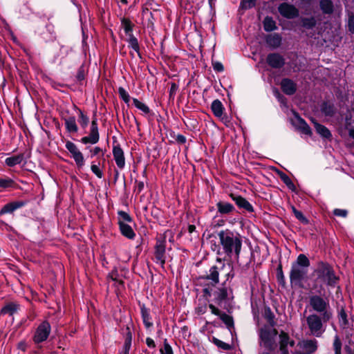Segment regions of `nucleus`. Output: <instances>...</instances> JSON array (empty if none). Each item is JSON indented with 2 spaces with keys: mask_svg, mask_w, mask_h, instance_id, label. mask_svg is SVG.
Listing matches in <instances>:
<instances>
[{
  "mask_svg": "<svg viewBox=\"0 0 354 354\" xmlns=\"http://www.w3.org/2000/svg\"><path fill=\"white\" fill-rule=\"evenodd\" d=\"M320 8L326 14H330L333 11V4L330 0H321Z\"/></svg>",
  "mask_w": 354,
  "mask_h": 354,
  "instance_id": "obj_31",
  "label": "nucleus"
},
{
  "mask_svg": "<svg viewBox=\"0 0 354 354\" xmlns=\"http://www.w3.org/2000/svg\"><path fill=\"white\" fill-rule=\"evenodd\" d=\"M348 28L349 30L354 33V16H351L348 19Z\"/></svg>",
  "mask_w": 354,
  "mask_h": 354,
  "instance_id": "obj_56",
  "label": "nucleus"
},
{
  "mask_svg": "<svg viewBox=\"0 0 354 354\" xmlns=\"http://www.w3.org/2000/svg\"><path fill=\"white\" fill-rule=\"evenodd\" d=\"M91 169L97 178H102L103 177V173L97 165L94 164L91 165Z\"/></svg>",
  "mask_w": 354,
  "mask_h": 354,
  "instance_id": "obj_47",
  "label": "nucleus"
},
{
  "mask_svg": "<svg viewBox=\"0 0 354 354\" xmlns=\"http://www.w3.org/2000/svg\"><path fill=\"white\" fill-rule=\"evenodd\" d=\"M313 123H314V126H315V128L317 131V132L321 135L322 137L325 138H329L330 136H331V133L330 132V131L324 126L316 122H314L313 120Z\"/></svg>",
  "mask_w": 354,
  "mask_h": 354,
  "instance_id": "obj_26",
  "label": "nucleus"
},
{
  "mask_svg": "<svg viewBox=\"0 0 354 354\" xmlns=\"http://www.w3.org/2000/svg\"><path fill=\"white\" fill-rule=\"evenodd\" d=\"M302 26L307 28H311L316 24V21L313 17L304 18L301 20Z\"/></svg>",
  "mask_w": 354,
  "mask_h": 354,
  "instance_id": "obj_40",
  "label": "nucleus"
},
{
  "mask_svg": "<svg viewBox=\"0 0 354 354\" xmlns=\"http://www.w3.org/2000/svg\"><path fill=\"white\" fill-rule=\"evenodd\" d=\"M321 110L327 116H332L335 111L333 105L328 102H325L322 105Z\"/></svg>",
  "mask_w": 354,
  "mask_h": 354,
  "instance_id": "obj_34",
  "label": "nucleus"
},
{
  "mask_svg": "<svg viewBox=\"0 0 354 354\" xmlns=\"http://www.w3.org/2000/svg\"><path fill=\"white\" fill-rule=\"evenodd\" d=\"M101 151H102V149L99 147H95V148H93V150L91 151L92 156H96Z\"/></svg>",
  "mask_w": 354,
  "mask_h": 354,
  "instance_id": "obj_62",
  "label": "nucleus"
},
{
  "mask_svg": "<svg viewBox=\"0 0 354 354\" xmlns=\"http://www.w3.org/2000/svg\"><path fill=\"white\" fill-rule=\"evenodd\" d=\"M349 135L351 138L354 139V129H351L349 132Z\"/></svg>",
  "mask_w": 354,
  "mask_h": 354,
  "instance_id": "obj_64",
  "label": "nucleus"
},
{
  "mask_svg": "<svg viewBox=\"0 0 354 354\" xmlns=\"http://www.w3.org/2000/svg\"><path fill=\"white\" fill-rule=\"evenodd\" d=\"M281 84L283 91L287 95H292L296 91V84L289 79H283Z\"/></svg>",
  "mask_w": 354,
  "mask_h": 354,
  "instance_id": "obj_19",
  "label": "nucleus"
},
{
  "mask_svg": "<svg viewBox=\"0 0 354 354\" xmlns=\"http://www.w3.org/2000/svg\"><path fill=\"white\" fill-rule=\"evenodd\" d=\"M219 317L227 327H231L233 326L234 322L231 316L227 315L225 313H222Z\"/></svg>",
  "mask_w": 354,
  "mask_h": 354,
  "instance_id": "obj_41",
  "label": "nucleus"
},
{
  "mask_svg": "<svg viewBox=\"0 0 354 354\" xmlns=\"http://www.w3.org/2000/svg\"><path fill=\"white\" fill-rule=\"evenodd\" d=\"M118 215H119V221H122L124 223H125V222H131V218L125 212L120 211L118 212Z\"/></svg>",
  "mask_w": 354,
  "mask_h": 354,
  "instance_id": "obj_48",
  "label": "nucleus"
},
{
  "mask_svg": "<svg viewBox=\"0 0 354 354\" xmlns=\"http://www.w3.org/2000/svg\"><path fill=\"white\" fill-rule=\"evenodd\" d=\"M218 212L221 214H228L232 212L235 208L234 205L228 202L219 201L216 203Z\"/></svg>",
  "mask_w": 354,
  "mask_h": 354,
  "instance_id": "obj_20",
  "label": "nucleus"
},
{
  "mask_svg": "<svg viewBox=\"0 0 354 354\" xmlns=\"http://www.w3.org/2000/svg\"><path fill=\"white\" fill-rule=\"evenodd\" d=\"M292 210L295 216V217L299 220L301 222H302L303 223H308V220L306 219V218L303 215V214L297 210L295 207H292Z\"/></svg>",
  "mask_w": 354,
  "mask_h": 354,
  "instance_id": "obj_44",
  "label": "nucleus"
},
{
  "mask_svg": "<svg viewBox=\"0 0 354 354\" xmlns=\"http://www.w3.org/2000/svg\"><path fill=\"white\" fill-rule=\"evenodd\" d=\"M209 309L211 310V312L212 314L215 315H217V316H220L221 315L222 313H221V311L217 308H216L213 304H209Z\"/></svg>",
  "mask_w": 354,
  "mask_h": 354,
  "instance_id": "obj_55",
  "label": "nucleus"
},
{
  "mask_svg": "<svg viewBox=\"0 0 354 354\" xmlns=\"http://www.w3.org/2000/svg\"><path fill=\"white\" fill-rule=\"evenodd\" d=\"M121 26L127 36H130L131 35H133L132 32H133V24L131 23V21L129 19L122 18L121 19Z\"/></svg>",
  "mask_w": 354,
  "mask_h": 354,
  "instance_id": "obj_29",
  "label": "nucleus"
},
{
  "mask_svg": "<svg viewBox=\"0 0 354 354\" xmlns=\"http://www.w3.org/2000/svg\"><path fill=\"white\" fill-rule=\"evenodd\" d=\"M176 140L180 143H185L186 142V138L180 134H178L176 137Z\"/></svg>",
  "mask_w": 354,
  "mask_h": 354,
  "instance_id": "obj_61",
  "label": "nucleus"
},
{
  "mask_svg": "<svg viewBox=\"0 0 354 354\" xmlns=\"http://www.w3.org/2000/svg\"><path fill=\"white\" fill-rule=\"evenodd\" d=\"M259 346L272 351L277 348L279 338L281 354H288V348L294 346V341L290 340L288 335L281 332L277 337V331L270 326H264L259 330Z\"/></svg>",
  "mask_w": 354,
  "mask_h": 354,
  "instance_id": "obj_1",
  "label": "nucleus"
},
{
  "mask_svg": "<svg viewBox=\"0 0 354 354\" xmlns=\"http://www.w3.org/2000/svg\"><path fill=\"white\" fill-rule=\"evenodd\" d=\"M165 240H158L155 247V259L156 263H160L162 266L165 263Z\"/></svg>",
  "mask_w": 354,
  "mask_h": 354,
  "instance_id": "obj_12",
  "label": "nucleus"
},
{
  "mask_svg": "<svg viewBox=\"0 0 354 354\" xmlns=\"http://www.w3.org/2000/svg\"><path fill=\"white\" fill-rule=\"evenodd\" d=\"M109 277L111 279L112 281H115L119 285H120V286L123 285V281L119 277V275H118L117 271H113L109 274Z\"/></svg>",
  "mask_w": 354,
  "mask_h": 354,
  "instance_id": "obj_50",
  "label": "nucleus"
},
{
  "mask_svg": "<svg viewBox=\"0 0 354 354\" xmlns=\"http://www.w3.org/2000/svg\"><path fill=\"white\" fill-rule=\"evenodd\" d=\"M330 319H324L323 315L312 313L306 317V323L310 335L320 337L326 331V324Z\"/></svg>",
  "mask_w": 354,
  "mask_h": 354,
  "instance_id": "obj_5",
  "label": "nucleus"
},
{
  "mask_svg": "<svg viewBox=\"0 0 354 354\" xmlns=\"http://www.w3.org/2000/svg\"><path fill=\"white\" fill-rule=\"evenodd\" d=\"M230 196L239 208L244 209L248 212L254 211L252 205L245 198L234 194H231Z\"/></svg>",
  "mask_w": 354,
  "mask_h": 354,
  "instance_id": "obj_14",
  "label": "nucleus"
},
{
  "mask_svg": "<svg viewBox=\"0 0 354 354\" xmlns=\"http://www.w3.org/2000/svg\"><path fill=\"white\" fill-rule=\"evenodd\" d=\"M66 129L69 133H77L78 127L76 123V119L74 116H69L64 118Z\"/></svg>",
  "mask_w": 354,
  "mask_h": 354,
  "instance_id": "obj_22",
  "label": "nucleus"
},
{
  "mask_svg": "<svg viewBox=\"0 0 354 354\" xmlns=\"http://www.w3.org/2000/svg\"><path fill=\"white\" fill-rule=\"evenodd\" d=\"M146 344L149 348H154L156 346L154 341L150 337L146 339Z\"/></svg>",
  "mask_w": 354,
  "mask_h": 354,
  "instance_id": "obj_58",
  "label": "nucleus"
},
{
  "mask_svg": "<svg viewBox=\"0 0 354 354\" xmlns=\"http://www.w3.org/2000/svg\"><path fill=\"white\" fill-rule=\"evenodd\" d=\"M161 354H174L171 346L165 340L164 342L163 349L160 350Z\"/></svg>",
  "mask_w": 354,
  "mask_h": 354,
  "instance_id": "obj_52",
  "label": "nucleus"
},
{
  "mask_svg": "<svg viewBox=\"0 0 354 354\" xmlns=\"http://www.w3.org/2000/svg\"><path fill=\"white\" fill-rule=\"evenodd\" d=\"M141 315H142L143 323L145 325V326L147 328L151 327L153 325V324L150 321L151 317H150V315H149L148 310L144 307L142 308H141Z\"/></svg>",
  "mask_w": 354,
  "mask_h": 354,
  "instance_id": "obj_33",
  "label": "nucleus"
},
{
  "mask_svg": "<svg viewBox=\"0 0 354 354\" xmlns=\"http://www.w3.org/2000/svg\"><path fill=\"white\" fill-rule=\"evenodd\" d=\"M100 140V133L97 125V118H94L91 122L90 127V133L87 136L82 137L80 140L81 142L86 145H95Z\"/></svg>",
  "mask_w": 354,
  "mask_h": 354,
  "instance_id": "obj_8",
  "label": "nucleus"
},
{
  "mask_svg": "<svg viewBox=\"0 0 354 354\" xmlns=\"http://www.w3.org/2000/svg\"><path fill=\"white\" fill-rule=\"evenodd\" d=\"M218 236L223 252L229 257L234 255L236 259H239L242 248L240 235L230 230H225L220 231Z\"/></svg>",
  "mask_w": 354,
  "mask_h": 354,
  "instance_id": "obj_2",
  "label": "nucleus"
},
{
  "mask_svg": "<svg viewBox=\"0 0 354 354\" xmlns=\"http://www.w3.org/2000/svg\"><path fill=\"white\" fill-rule=\"evenodd\" d=\"M118 224L122 235L130 239H133L134 238L136 234L130 225L122 221H118Z\"/></svg>",
  "mask_w": 354,
  "mask_h": 354,
  "instance_id": "obj_21",
  "label": "nucleus"
},
{
  "mask_svg": "<svg viewBox=\"0 0 354 354\" xmlns=\"http://www.w3.org/2000/svg\"><path fill=\"white\" fill-rule=\"evenodd\" d=\"M66 148L71 153V156L74 153H77L78 151H80L77 147L71 141L66 142Z\"/></svg>",
  "mask_w": 354,
  "mask_h": 354,
  "instance_id": "obj_45",
  "label": "nucleus"
},
{
  "mask_svg": "<svg viewBox=\"0 0 354 354\" xmlns=\"http://www.w3.org/2000/svg\"><path fill=\"white\" fill-rule=\"evenodd\" d=\"M213 295L216 302L220 304L222 301L229 300L232 298V291L230 288L223 285L221 288H218L216 291H214Z\"/></svg>",
  "mask_w": 354,
  "mask_h": 354,
  "instance_id": "obj_11",
  "label": "nucleus"
},
{
  "mask_svg": "<svg viewBox=\"0 0 354 354\" xmlns=\"http://www.w3.org/2000/svg\"><path fill=\"white\" fill-rule=\"evenodd\" d=\"M128 37L129 39H127V41L129 43V46L131 47L135 52H136L138 56L140 57V46L138 39L134 37L133 35H131Z\"/></svg>",
  "mask_w": 354,
  "mask_h": 354,
  "instance_id": "obj_32",
  "label": "nucleus"
},
{
  "mask_svg": "<svg viewBox=\"0 0 354 354\" xmlns=\"http://www.w3.org/2000/svg\"><path fill=\"white\" fill-rule=\"evenodd\" d=\"M268 64L272 68H279L284 64V60L281 55L276 53L269 54L267 57Z\"/></svg>",
  "mask_w": 354,
  "mask_h": 354,
  "instance_id": "obj_15",
  "label": "nucleus"
},
{
  "mask_svg": "<svg viewBox=\"0 0 354 354\" xmlns=\"http://www.w3.org/2000/svg\"><path fill=\"white\" fill-rule=\"evenodd\" d=\"M255 6V0H242L241 6L243 9H249Z\"/></svg>",
  "mask_w": 354,
  "mask_h": 354,
  "instance_id": "obj_46",
  "label": "nucleus"
},
{
  "mask_svg": "<svg viewBox=\"0 0 354 354\" xmlns=\"http://www.w3.org/2000/svg\"><path fill=\"white\" fill-rule=\"evenodd\" d=\"M309 306L312 310L325 319H332L333 317V309L330 307L329 299L321 295H313L309 297Z\"/></svg>",
  "mask_w": 354,
  "mask_h": 354,
  "instance_id": "obj_4",
  "label": "nucleus"
},
{
  "mask_svg": "<svg viewBox=\"0 0 354 354\" xmlns=\"http://www.w3.org/2000/svg\"><path fill=\"white\" fill-rule=\"evenodd\" d=\"M213 68L214 71H216L218 72H221L224 70L223 64L220 62H214Z\"/></svg>",
  "mask_w": 354,
  "mask_h": 354,
  "instance_id": "obj_54",
  "label": "nucleus"
},
{
  "mask_svg": "<svg viewBox=\"0 0 354 354\" xmlns=\"http://www.w3.org/2000/svg\"><path fill=\"white\" fill-rule=\"evenodd\" d=\"M277 277H278V280L280 282H282L283 283H284V275H283L281 268H280L277 272Z\"/></svg>",
  "mask_w": 354,
  "mask_h": 354,
  "instance_id": "obj_60",
  "label": "nucleus"
},
{
  "mask_svg": "<svg viewBox=\"0 0 354 354\" xmlns=\"http://www.w3.org/2000/svg\"><path fill=\"white\" fill-rule=\"evenodd\" d=\"M218 263L220 264V267L217 266H212L209 270V273L207 274L205 279L211 281V283L214 286L218 283V276L219 272L221 271H227L226 275L227 276V279L229 277H233V274H231L232 268L230 263L225 264L223 263L221 259H218Z\"/></svg>",
  "mask_w": 354,
  "mask_h": 354,
  "instance_id": "obj_7",
  "label": "nucleus"
},
{
  "mask_svg": "<svg viewBox=\"0 0 354 354\" xmlns=\"http://www.w3.org/2000/svg\"><path fill=\"white\" fill-rule=\"evenodd\" d=\"M314 273L316 276V281L326 283L329 286H335L338 280L333 269L328 263H319Z\"/></svg>",
  "mask_w": 354,
  "mask_h": 354,
  "instance_id": "obj_6",
  "label": "nucleus"
},
{
  "mask_svg": "<svg viewBox=\"0 0 354 354\" xmlns=\"http://www.w3.org/2000/svg\"><path fill=\"white\" fill-rule=\"evenodd\" d=\"M275 95L278 98L279 101L281 102V104H286V98L282 96L277 91H275Z\"/></svg>",
  "mask_w": 354,
  "mask_h": 354,
  "instance_id": "obj_59",
  "label": "nucleus"
},
{
  "mask_svg": "<svg viewBox=\"0 0 354 354\" xmlns=\"http://www.w3.org/2000/svg\"><path fill=\"white\" fill-rule=\"evenodd\" d=\"M344 349L348 354H353V349L350 346L346 345Z\"/></svg>",
  "mask_w": 354,
  "mask_h": 354,
  "instance_id": "obj_63",
  "label": "nucleus"
},
{
  "mask_svg": "<svg viewBox=\"0 0 354 354\" xmlns=\"http://www.w3.org/2000/svg\"><path fill=\"white\" fill-rule=\"evenodd\" d=\"M79 123L83 129H85L89 122V118L81 110H79Z\"/></svg>",
  "mask_w": 354,
  "mask_h": 354,
  "instance_id": "obj_39",
  "label": "nucleus"
},
{
  "mask_svg": "<svg viewBox=\"0 0 354 354\" xmlns=\"http://www.w3.org/2000/svg\"><path fill=\"white\" fill-rule=\"evenodd\" d=\"M310 261L306 255L300 254L295 261L292 263L290 271V281L292 286L304 287V281L307 278Z\"/></svg>",
  "mask_w": 354,
  "mask_h": 354,
  "instance_id": "obj_3",
  "label": "nucleus"
},
{
  "mask_svg": "<svg viewBox=\"0 0 354 354\" xmlns=\"http://www.w3.org/2000/svg\"><path fill=\"white\" fill-rule=\"evenodd\" d=\"M214 343L219 348H223L224 350H228L230 349V346L227 343H225L224 342L218 339H216V338H214Z\"/></svg>",
  "mask_w": 354,
  "mask_h": 354,
  "instance_id": "obj_49",
  "label": "nucleus"
},
{
  "mask_svg": "<svg viewBox=\"0 0 354 354\" xmlns=\"http://www.w3.org/2000/svg\"><path fill=\"white\" fill-rule=\"evenodd\" d=\"M268 43L270 44H273L274 46H279L281 42V38L278 35H274L268 39L267 40Z\"/></svg>",
  "mask_w": 354,
  "mask_h": 354,
  "instance_id": "obj_51",
  "label": "nucleus"
},
{
  "mask_svg": "<svg viewBox=\"0 0 354 354\" xmlns=\"http://www.w3.org/2000/svg\"><path fill=\"white\" fill-rule=\"evenodd\" d=\"M14 184V180L10 178H0V192L3 189L13 187Z\"/></svg>",
  "mask_w": 354,
  "mask_h": 354,
  "instance_id": "obj_36",
  "label": "nucleus"
},
{
  "mask_svg": "<svg viewBox=\"0 0 354 354\" xmlns=\"http://www.w3.org/2000/svg\"><path fill=\"white\" fill-rule=\"evenodd\" d=\"M133 104L135 105V106L137 109H138L139 110L142 111L145 114H147V113H149V111H150L149 108L145 104H144L142 102L139 101L138 99L133 98Z\"/></svg>",
  "mask_w": 354,
  "mask_h": 354,
  "instance_id": "obj_38",
  "label": "nucleus"
},
{
  "mask_svg": "<svg viewBox=\"0 0 354 354\" xmlns=\"http://www.w3.org/2000/svg\"><path fill=\"white\" fill-rule=\"evenodd\" d=\"M118 93L120 97L122 99V100L128 104L130 101V96L127 91L122 87H120L118 89Z\"/></svg>",
  "mask_w": 354,
  "mask_h": 354,
  "instance_id": "obj_42",
  "label": "nucleus"
},
{
  "mask_svg": "<svg viewBox=\"0 0 354 354\" xmlns=\"http://www.w3.org/2000/svg\"><path fill=\"white\" fill-rule=\"evenodd\" d=\"M342 342L339 337V335H336L334 337L333 348L335 352V354H342Z\"/></svg>",
  "mask_w": 354,
  "mask_h": 354,
  "instance_id": "obj_35",
  "label": "nucleus"
},
{
  "mask_svg": "<svg viewBox=\"0 0 354 354\" xmlns=\"http://www.w3.org/2000/svg\"><path fill=\"white\" fill-rule=\"evenodd\" d=\"M337 319L341 328L346 329L349 328L350 323L348 319V315L344 308H341L338 311Z\"/></svg>",
  "mask_w": 354,
  "mask_h": 354,
  "instance_id": "obj_18",
  "label": "nucleus"
},
{
  "mask_svg": "<svg viewBox=\"0 0 354 354\" xmlns=\"http://www.w3.org/2000/svg\"><path fill=\"white\" fill-rule=\"evenodd\" d=\"M24 160V154H19L12 157L7 158L5 160L6 164L9 167H14L20 164Z\"/></svg>",
  "mask_w": 354,
  "mask_h": 354,
  "instance_id": "obj_27",
  "label": "nucleus"
},
{
  "mask_svg": "<svg viewBox=\"0 0 354 354\" xmlns=\"http://www.w3.org/2000/svg\"><path fill=\"white\" fill-rule=\"evenodd\" d=\"M281 178L283 180V182L288 187L289 189H290L292 191L295 190V185L286 174H283V175H281Z\"/></svg>",
  "mask_w": 354,
  "mask_h": 354,
  "instance_id": "obj_43",
  "label": "nucleus"
},
{
  "mask_svg": "<svg viewBox=\"0 0 354 354\" xmlns=\"http://www.w3.org/2000/svg\"><path fill=\"white\" fill-rule=\"evenodd\" d=\"M50 325L48 322H43L36 329L33 340L36 344L44 342L47 339L50 333Z\"/></svg>",
  "mask_w": 354,
  "mask_h": 354,
  "instance_id": "obj_9",
  "label": "nucleus"
},
{
  "mask_svg": "<svg viewBox=\"0 0 354 354\" xmlns=\"http://www.w3.org/2000/svg\"><path fill=\"white\" fill-rule=\"evenodd\" d=\"M178 88V87L176 84L172 83L171 85L170 90H169L170 95H174L176 93V92L177 91Z\"/></svg>",
  "mask_w": 354,
  "mask_h": 354,
  "instance_id": "obj_57",
  "label": "nucleus"
},
{
  "mask_svg": "<svg viewBox=\"0 0 354 354\" xmlns=\"http://www.w3.org/2000/svg\"><path fill=\"white\" fill-rule=\"evenodd\" d=\"M19 308V305L15 303H9L6 304L2 309H1V314L3 315H9L10 316L13 315L14 313H15Z\"/></svg>",
  "mask_w": 354,
  "mask_h": 354,
  "instance_id": "obj_25",
  "label": "nucleus"
},
{
  "mask_svg": "<svg viewBox=\"0 0 354 354\" xmlns=\"http://www.w3.org/2000/svg\"><path fill=\"white\" fill-rule=\"evenodd\" d=\"M113 155L118 167L123 169L125 165V158L124 151L119 145H113Z\"/></svg>",
  "mask_w": 354,
  "mask_h": 354,
  "instance_id": "obj_13",
  "label": "nucleus"
},
{
  "mask_svg": "<svg viewBox=\"0 0 354 354\" xmlns=\"http://www.w3.org/2000/svg\"><path fill=\"white\" fill-rule=\"evenodd\" d=\"M25 202L24 201H15L5 205L0 211L1 214L12 213L15 210L24 206Z\"/></svg>",
  "mask_w": 354,
  "mask_h": 354,
  "instance_id": "obj_17",
  "label": "nucleus"
},
{
  "mask_svg": "<svg viewBox=\"0 0 354 354\" xmlns=\"http://www.w3.org/2000/svg\"><path fill=\"white\" fill-rule=\"evenodd\" d=\"M211 109L215 116L218 118L222 116L224 108L220 100H214L212 103Z\"/></svg>",
  "mask_w": 354,
  "mask_h": 354,
  "instance_id": "obj_23",
  "label": "nucleus"
},
{
  "mask_svg": "<svg viewBox=\"0 0 354 354\" xmlns=\"http://www.w3.org/2000/svg\"><path fill=\"white\" fill-rule=\"evenodd\" d=\"M132 335L130 331L127 334L125 341L122 350L120 351V354H129V350L131 346Z\"/></svg>",
  "mask_w": 354,
  "mask_h": 354,
  "instance_id": "obj_28",
  "label": "nucleus"
},
{
  "mask_svg": "<svg viewBox=\"0 0 354 354\" xmlns=\"http://www.w3.org/2000/svg\"><path fill=\"white\" fill-rule=\"evenodd\" d=\"M333 214L337 216L346 217L347 216V211L342 209H335Z\"/></svg>",
  "mask_w": 354,
  "mask_h": 354,
  "instance_id": "obj_53",
  "label": "nucleus"
},
{
  "mask_svg": "<svg viewBox=\"0 0 354 354\" xmlns=\"http://www.w3.org/2000/svg\"><path fill=\"white\" fill-rule=\"evenodd\" d=\"M296 118H297L296 125L300 129V131L306 135H310V133H311L310 128L308 126V124L306 122V121L299 116H297Z\"/></svg>",
  "mask_w": 354,
  "mask_h": 354,
  "instance_id": "obj_24",
  "label": "nucleus"
},
{
  "mask_svg": "<svg viewBox=\"0 0 354 354\" xmlns=\"http://www.w3.org/2000/svg\"><path fill=\"white\" fill-rule=\"evenodd\" d=\"M279 13L287 19H293L299 15V10L291 4L282 3L278 7Z\"/></svg>",
  "mask_w": 354,
  "mask_h": 354,
  "instance_id": "obj_10",
  "label": "nucleus"
},
{
  "mask_svg": "<svg viewBox=\"0 0 354 354\" xmlns=\"http://www.w3.org/2000/svg\"><path fill=\"white\" fill-rule=\"evenodd\" d=\"M71 156L78 167H82L84 165V158L80 151H78L77 153H74Z\"/></svg>",
  "mask_w": 354,
  "mask_h": 354,
  "instance_id": "obj_37",
  "label": "nucleus"
},
{
  "mask_svg": "<svg viewBox=\"0 0 354 354\" xmlns=\"http://www.w3.org/2000/svg\"><path fill=\"white\" fill-rule=\"evenodd\" d=\"M264 30L267 32H271L277 29L275 21L270 17H266L263 20Z\"/></svg>",
  "mask_w": 354,
  "mask_h": 354,
  "instance_id": "obj_30",
  "label": "nucleus"
},
{
  "mask_svg": "<svg viewBox=\"0 0 354 354\" xmlns=\"http://www.w3.org/2000/svg\"><path fill=\"white\" fill-rule=\"evenodd\" d=\"M300 347L304 349L302 353L297 354H310L315 351L317 348V342L315 339L306 340L301 342Z\"/></svg>",
  "mask_w": 354,
  "mask_h": 354,
  "instance_id": "obj_16",
  "label": "nucleus"
}]
</instances>
